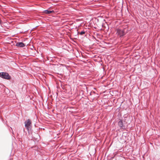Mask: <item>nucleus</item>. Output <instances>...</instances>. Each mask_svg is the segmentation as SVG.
<instances>
[{"label": "nucleus", "instance_id": "f257e3e1", "mask_svg": "<svg viewBox=\"0 0 160 160\" xmlns=\"http://www.w3.org/2000/svg\"><path fill=\"white\" fill-rule=\"evenodd\" d=\"M25 126L29 132L30 131L32 127V122L30 119H28L25 122Z\"/></svg>", "mask_w": 160, "mask_h": 160}, {"label": "nucleus", "instance_id": "f03ea898", "mask_svg": "<svg viewBox=\"0 0 160 160\" xmlns=\"http://www.w3.org/2000/svg\"><path fill=\"white\" fill-rule=\"evenodd\" d=\"M0 77L3 78L9 79L10 78V77L8 74L6 72H0Z\"/></svg>", "mask_w": 160, "mask_h": 160}, {"label": "nucleus", "instance_id": "7ed1b4c3", "mask_svg": "<svg viewBox=\"0 0 160 160\" xmlns=\"http://www.w3.org/2000/svg\"><path fill=\"white\" fill-rule=\"evenodd\" d=\"M117 34L120 37H121L125 34L124 31L123 30L118 29L117 30Z\"/></svg>", "mask_w": 160, "mask_h": 160}, {"label": "nucleus", "instance_id": "20e7f679", "mask_svg": "<svg viewBox=\"0 0 160 160\" xmlns=\"http://www.w3.org/2000/svg\"><path fill=\"white\" fill-rule=\"evenodd\" d=\"M118 125L122 129H125V126L123 125V122L122 121L120 120L118 122Z\"/></svg>", "mask_w": 160, "mask_h": 160}, {"label": "nucleus", "instance_id": "39448f33", "mask_svg": "<svg viewBox=\"0 0 160 160\" xmlns=\"http://www.w3.org/2000/svg\"><path fill=\"white\" fill-rule=\"evenodd\" d=\"M16 46L19 47H23L25 46V44L22 42H20L17 43Z\"/></svg>", "mask_w": 160, "mask_h": 160}, {"label": "nucleus", "instance_id": "423d86ee", "mask_svg": "<svg viewBox=\"0 0 160 160\" xmlns=\"http://www.w3.org/2000/svg\"><path fill=\"white\" fill-rule=\"evenodd\" d=\"M54 12V11L53 10L50 11V10H45L44 11V12L45 13L47 14H49L51 13H52V12Z\"/></svg>", "mask_w": 160, "mask_h": 160}, {"label": "nucleus", "instance_id": "0eeeda50", "mask_svg": "<svg viewBox=\"0 0 160 160\" xmlns=\"http://www.w3.org/2000/svg\"><path fill=\"white\" fill-rule=\"evenodd\" d=\"M85 33V32H83V31H82V32H81L80 33V34L81 35H82L83 34H84Z\"/></svg>", "mask_w": 160, "mask_h": 160}]
</instances>
